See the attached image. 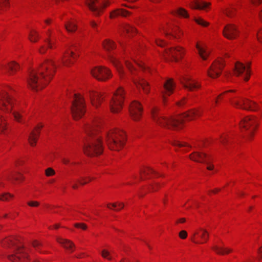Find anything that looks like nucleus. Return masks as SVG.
<instances>
[{
    "instance_id": "49530a36",
    "label": "nucleus",
    "mask_w": 262,
    "mask_h": 262,
    "mask_svg": "<svg viewBox=\"0 0 262 262\" xmlns=\"http://www.w3.org/2000/svg\"><path fill=\"white\" fill-rule=\"evenodd\" d=\"M5 129V123L4 122V119L2 118V117L0 116V133H4V130Z\"/></svg>"
},
{
    "instance_id": "4468645a",
    "label": "nucleus",
    "mask_w": 262,
    "mask_h": 262,
    "mask_svg": "<svg viewBox=\"0 0 262 262\" xmlns=\"http://www.w3.org/2000/svg\"><path fill=\"white\" fill-rule=\"evenodd\" d=\"M224 66L222 59L214 61L207 71L208 75L213 78L219 76Z\"/></svg>"
},
{
    "instance_id": "473e14b6",
    "label": "nucleus",
    "mask_w": 262,
    "mask_h": 262,
    "mask_svg": "<svg viewBox=\"0 0 262 262\" xmlns=\"http://www.w3.org/2000/svg\"><path fill=\"white\" fill-rule=\"evenodd\" d=\"M213 250L217 254L224 255L225 254H227L232 251V250L228 248H224L222 247H220L217 246H214L212 247Z\"/></svg>"
},
{
    "instance_id": "2eb2a0df",
    "label": "nucleus",
    "mask_w": 262,
    "mask_h": 262,
    "mask_svg": "<svg viewBox=\"0 0 262 262\" xmlns=\"http://www.w3.org/2000/svg\"><path fill=\"white\" fill-rule=\"evenodd\" d=\"M85 4L89 9L95 16L99 15L102 10L107 6L106 3H102L99 5H96V4H98V0H86Z\"/></svg>"
},
{
    "instance_id": "393cba45",
    "label": "nucleus",
    "mask_w": 262,
    "mask_h": 262,
    "mask_svg": "<svg viewBox=\"0 0 262 262\" xmlns=\"http://www.w3.org/2000/svg\"><path fill=\"white\" fill-rule=\"evenodd\" d=\"M209 3L204 2H200L199 0H192L190 4V7L193 9L203 10L208 7Z\"/></svg>"
},
{
    "instance_id": "603ef678",
    "label": "nucleus",
    "mask_w": 262,
    "mask_h": 262,
    "mask_svg": "<svg viewBox=\"0 0 262 262\" xmlns=\"http://www.w3.org/2000/svg\"><path fill=\"white\" fill-rule=\"evenodd\" d=\"M228 136L227 135H224L221 137L220 142L223 144H225L228 141Z\"/></svg>"
},
{
    "instance_id": "1a4fd4ad",
    "label": "nucleus",
    "mask_w": 262,
    "mask_h": 262,
    "mask_svg": "<svg viewBox=\"0 0 262 262\" xmlns=\"http://www.w3.org/2000/svg\"><path fill=\"white\" fill-rule=\"evenodd\" d=\"M124 98V90L122 87H119L114 93L110 102V108L113 113H118L120 110Z\"/></svg>"
},
{
    "instance_id": "5fc2aeb1",
    "label": "nucleus",
    "mask_w": 262,
    "mask_h": 262,
    "mask_svg": "<svg viewBox=\"0 0 262 262\" xmlns=\"http://www.w3.org/2000/svg\"><path fill=\"white\" fill-rule=\"evenodd\" d=\"M32 246L36 248L37 250H39V247L42 246V244L37 241H34L32 243Z\"/></svg>"
},
{
    "instance_id": "ddd939ff",
    "label": "nucleus",
    "mask_w": 262,
    "mask_h": 262,
    "mask_svg": "<svg viewBox=\"0 0 262 262\" xmlns=\"http://www.w3.org/2000/svg\"><path fill=\"white\" fill-rule=\"evenodd\" d=\"M13 100L7 92L4 91L0 94V110L10 112L11 110Z\"/></svg>"
},
{
    "instance_id": "79ce46f5",
    "label": "nucleus",
    "mask_w": 262,
    "mask_h": 262,
    "mask_svg": "<svg viewBox=\"0 0 262 262\" xmlns=\"http://www.w3.org/2000/svg\"><path fill=\"white\" fill-rule=\"evenodd\" d=\"M149 173L158 174L156 171L150 168H147V169H144L141 171V179H142V174H148Z\"/></svg>"
},
{
    "instance_id": "0eeeda50",
    "label": "nucleus",
    "mask_w": 262,
    "mask_h": 262,
    "mask_svg": "<svg viewBox=\"0 0 262 262\" xmlns=\"http://www.w3.org/2000/svg\"><path fill=\"white\" fill-rule=\"evenodd\" d=\"M71 110L74 119L78 120L82 117L85 113V103L82 96L78 94H74Z\"/></svg>"
},
{
    "instance_id": "0e129e2a",
    "label": "nucleus",
    "mask_w": 262,
    "mask_h": 262,
    "mask_svg": "<svg viewBox=\"0 0 262 262\" xmlns=\"http://www.w3.org/2000/svg\"><path fill=\"white\" fill-rule=\"evenodd\" d=\"M156 42L158 46H161V47H163L166 44V42L165 41H164L163 40H160V39L157 40Z\"/></svg>"
},
{
    "instance_id": "e2e57ef3",
    "label": "nucleus",
    "mask_w": 262,
    "mask_h": 262,
    "mask_svg": "<svg viewBox=\"0 0 262 262\" xmlns=\"http://www.w3.org/2000/svg\"><path fill=\"white\" fill-rule=\"evenodd\" d=\"M159 187V184L158 183H155L154 185H151L150 186V188L152 191H156Z\"/></svg>"
},
{
    "instance_id": "e433bc0d",
    "label": "nucleus",
    "mask_w": 262,
    "mask_h": 262,
    "mask_svg": "<svg viewBox=\"0 0 262 262\" xmlns=\"http://www.w3.org/2000/svg\"><path fill=\"white\" fill-rule=\"evenodd\" d=\"M39 37V35L38 33L34 30H32L29 34V38L30 40L32 42H36Z\"/></svg>"
},
{
    "instance_id": "cd10ccee",
    "label": "nucleus",
    "mask_w": 262,
    "mask_h": 262,
    "mask_svg": "<svg viewBox=\"0 0 262 262\" xmlns=\"http://www.w3.org/2000/svg\"><path fill=\"white\" fill-rule=\"evenodd\" d=\"M75 58L74 54L73 51H67L65 54L62 56L61 60L63 64L65 66H68L69 64L72 63V60L70 58Z\"/></svg>"
},
{
    "instance_id": "423d86ee",
    "label": "nucleus",
    "mask_w": 262,
    "mask_h": 262,
    "mask_svg": "<svg viewBox=\"0 0 262 262\" xmlns=\"http://www.w3.org/2000/svg\"><path fill=\"white\" fill-rule=\"evenodd\" d=\"M258 126V121L254 116H247L242 119L239 127L243 137L247 140H251Z\"/></svg>"
},
{
    "instance_id": "69168bd1",
    "label": "nucleus",
    "mask_w": 262,
    "mask_h": 262,
    "mask_svg": "<svg viewBox=\"0 0 262 262\" xmlns=\"http://www.w3.org/2000/svg\"><path fill=\"white\" fill-rule=\"evenodd\" d=\"M90 24L91 26L93 28H94V29H95L96 31H97V29H96V28H97V27L98 25L97 24V23H96V22H95V21H93V20H91V21L90 22Z\"/></svg>"
},
{
    "instance_id": "7ed1b4c3",
    "label": "nucleus",
    "mask_w": 262,
    "mask_h": 262,
    "mask_svg": "<svg viewBox=\"0 0 262 262\" xmlns=\"http://www.w3.org/2000/svg\"><path fill=\"white\" fill-rule=\"evenodd\" d=\"M98 123L95 121L88 124L85 127L87 138L84 143L83 150L89 156L100 155L103 151V146L99 137L96 135Z\"/></svg>"
},
{
    "instance_id": "4be33fe9",
    "label": "nucleus",
    "mask_w": 262,
    "mask_h": 262,
    "mask_svg": "<svg viewBox=\"0 0 262 262\" xmlns=\"http://www.w3.org/2000/svg\"><path fill=\"white\" fill-rule=\"evenodd\" d=\"M89 96L91 100L92 105L96 107H97L100 105L103 99L102 94L96 92H89Z\"/></svg>"
},
{
    "instance_id": "c756f323",
    "label": "nucleus",
    "mask_w": 262,
    "mask_h": 262,
    "mask_svg": "<svg viewBox=\"0 0 262 262\" xmlns=\"http://www.w3.org/2000/svg\"><path fill=\"white\" fill-rule=\"evenodd\" d=\"M19 66L17 63L13 61L9 63L6 69L8 73L11 75L14 73L19 69Z\"/></svg>"
},
{
    "instance_id": "09e8293b",
    "label": "nucleus",
    "mask_w": 262,
    "mask_h": 262,
    "mask_svg": "<svg viewBox=\"0 0 262 262\" xmlns=\"http://www.w3.org/2000/svg\"><path fill=\"white\" fill-rule=\"evenodd\" d=\"M12 197H13V195H12L10 193H4L2 195H0V200L7 201L8 200L9 198Z\"/></svg>"
},
{
    "instance_id": "864d4df0",
    "label": "nucleus",
    "mask_w": 262,
    "mask_h": 262,
    "mask_svg": "<svg viewBox=\"0 0 262 262\" xmlns=\"http://www.w3.org/2000/svg\"><path fill=\"white\" fill-rule=\"evenodd\" d=\"M13 116H14V117L15 118V119L18 121V122H21V116L20 115V114L18 113V112H14L13 113Z\"/></svg>"
},
{
    "instance_id": "dca6fc26",
    "label": "nucleus",
    "mask_w": 262,
    "mask_h": 262,
    "mask_svg": "<svg viewBox=\"0 0 262 262\" xmlns=\"http://www.w3.org/2000/svg\"><path fill=\"white\" fill-rule=\"evenodd\" d=\"M239 32L236 26L230 24L225 26L223 31L224 36L229 39L236 38L238 36Z\"/></svg>"
},
{
    "instance_id": "ea45409f",
    "label": "nucleus",
    "mask_w": 262,
    "mask_h": 262,
    "mask_svg": "<svg viewBox=\"0 0 262 262\" xmlns=\"http://www.w3.org/2000/svg\"><path fill=\"white\" fill-rule=\"evenodd\" d=\"M172 144L173 146H174L176 147H178L180 148H181L183 147H191L189 145L187 144L185 142H181L180 141H177V140L174 141Z\"/></svg>"
},
{
    "instance_id": "2f4dec72",
    "label": "nucleus",
    "mask_w": 262,
    "mask_h": 262,
    "mask_svg": "<svg viewBox=\"0 0 262 262\" xmlns=\"http://www.w3.org/2000/svg\"><path fill=\"white\" fill-rule=\"evenodd\" d=\"M121 29L123 32H126L128 35H132L136 32V29L128 24L123 25Z\"/></svg>"
},
{
    "instance_id": "a18cd8bd",
    "label": "nucleus",
    "mask_w": 262,
    "mask_h": 262,
    "mask_svg": "<svg viewBox=\"0 0 262 262\" xmlns=\"http://www.w3.org/2000/svg\"><path fill=\"white\" fill-rule=\"evenodd\" d=\"M17 176H16L15 174H13V173H11L8 177V179H13L15 180H16V181H18L19 180H21L23 179V177L21 176V175L20 174V173H18L17 174Z\"/></svg>"
},
{
    "instance_id": "39448f33",
    "label": "nucleus",
    "mask_w": 262,
    "mask_h": 262,
    "mask_svg": "<svg viewBox=\"0 0 262 262\" xmlns=\"http://www.w3.org/2000/svg\"><path fill=\"white\" fill-rule=\"evenodd\" d=\"M125 140V134L122 130L113 129L106 134V142L111 149L120 150L124 145Z\"/></svg>"
},
{
    "instance_id": "774afa93",
    "label": "nucleus",
    "mask_w": 262,
    "mask_h": 262,
    "mask_svg": "<svg viewBox=\"0 0 262 262\" xmlns=\"http://www.w3.org/2000/svg\"><path fill=\"white\" fill-rule=\"evenodd\" d=\"M186 98H184L181 101H179L177 103L178 105L181 106L183 105L185 103Z\"/></svg>"
},
{
    "instance_id": "a878e982",
    "label": "nucleus",
    "mask_w": 262,
    "mask_h": 262,
    "mask_svg": "<svg viewBox=\"0 0 262 262\" xmlns=\"http://www.w3.org/2000/svg\"><path fill=\"white\" fill-rule=\"evenodd\" d=\"M57 241L62 245L64 248L71 250V252L73 251V248L75 247V245L74 243L67 239H63L60 237H58L57 238Z\"/></svg>"
},
{
    "instance_id": "a19ab883",
    "label": "nucleus",
    "mask_w": 262,
    "mask_h": 262,
    "mask_svg": "<svg viewBox=\"0 0 262 262\" xmlns=\"http://www.w3.org/2000/svg\"><path fill=\"white\" fill-rule=\"evenodd\" d=\"M125 64L126 67L130 71L132 75H134L136 71V69L134 67V66L130 63L129 61H125Z\"/></svg>"
},
{
    "instance_id": "5701e85b",
    "label": "nucleus",
    "mask_w": 262,
    "mask_h": 262,
    "mask_svg": "<svg viewBox=\"0 0 262 262\" xmlns=\"http://www.w3.org/2000/svg\"><path fill=\"white\" fill-rule=\"evenodd\" d=\"M42 127V125H37L30 134L28 137V141L31 146H33L35 145L37 138L40 133L39 129Z\"/></svg>"
},
{
    "instance_id": "f03ea898",
    "label": "nucleus",
    "mask_w": 262,
    "mask_h": 262,
    "mask_svg": "<svg viewBox=\"0 0 262 262\" xmlns=\"http://www.w3.org/2000/svg\"><path fill=\"white\" fill-rule=\"evenodd\" d=\"M55 69L54 61L46 60L37 70H33L29 72L27 79L28 85L35 91L42 89L49 82Z\"/></svg>"
},
{
    "instance_id": "b1692460",
    "label": "nucleus",
    "mask_w": 262,
    "mask_h": 262,
    "mask_svg": "<svg viewBox=\"0 0 262 262\" xmlns=\"http://www.w3.org/2000/svg\"><path fill=\"white\" fill-rule=\"evenodd\" d=\"M134 83L137 87L142 88L145 93H148L149 91V88L148 83L143 78H139L138 79H133Z\"/></svg>"
},
{
    "instance_id": "7c9ffc66",
    "label": "nucleus",
    "mask_w": 262,
    "mask_h": 262,
    "mask_svg": "<svg viewBox=\"0 0 262 262\" xmlns=\"http://www.w3.org/2000/svg\"><path fill=\"white\" fill-rule=\"evenodd\" d=\"M196 48L198 49V53L201 58L203 60H206L209 55V52L207 51L204 48L201 47L198 43L196 45Z\"/></svg>"
},
{
    "instance_id": "de8ad7c7",
    "label": "nucleus",
    "mask_w": 262,
    "mask_h": 262,
    "mask_svg": "<svg viewBox=\"0 0 262 262\" xmlns=\"http://www.w3.org/2000/svg\"><path fill=\"white\" fill-rule=\"evenodd\" d=\"M46 175L48 177L52 176L55 174V172L52 168H48L45 171Z\"/></svg>"
},
{
    "instance_id": "8fccbe9b",
    "label": "nucleus",
    "mask_w": 262,
    "mask_h": 262,
    "mask_svg": "<svg viewBox=\"0 0 262 262\" xmlns=\"http://www.w3.org/2000/svg\"><path fill=\"white\" fill-rule=\"evenodd\" d=\"M9 5L8 0H0V9Z\"/></svg>"
},
{
    "instance_id": "9b49d317",
    "label": "nucleus",
    "mask_w": 262,
    "mask_h": 262,
    "mask_svg": "<svg viewBox=\"0 0 262 262\" xmlns=\"http://www.w3.org/2000/svg\"><path fill=\"white\" fill-rule=\"evenodd\" d=\"M189 158L194 161L206 163L208 165L207 167L208 170H212L213 168V165L209 162V161L210 160V157L204 152L200 151L193 152L190 155Z\"/></svg>"
},
{
    "instance_id": "20e7f679",
    "label": "nucleus",
    "mask_w": 262,
    "mask_h": 262,
    "mask_svg": "<svg viewBox=\"0 0 262 262\" xmlns=\"http://www.w3.org/2000/svg\"><path fill=\"white\" fill-rule=\"evenodd\" d=\"M4 246L8 247L11 252L8 255V258L12 262H29V255L25 248L19 245L18 241L14 237L7 238L3 242Z\"/></svg>"
},
{
    "instance_id": "bb28decb",
    "label": "nucleus",
    "mask_w": 262,
    "mask_h": 262,
    "mask_svg": "<svg viewBox=\"0 0 262 262\" xmlns=\"http://www.w3.org/2000/svg\"><path fill=\"white\" fill-rule=\"evenodd\" d=\"M109 58L111 62L114 64V65L117 68L118 72L120 75H123L124 73V71L122 69V67L120 62L115 57H114L112 55H109Z\"/></svg>"
},
{
    "instance_id": "72a5a7b5",
    "label": "nucleus",
    "mask_w": 262,
    "mask_h": 262,
    "mask_svg": "<svg viewBox=\"0 0 262 262\" xmlns=\"http://www.w3.org/2000/svg\"><path fill=\"white\" fill-rule=\"evenodd\" d=\"M45 42L46 43V45L41 46L39 49V51L41 54H44L47 49L48 48L52 49V43L50 38H47L45 40Z\"/></svg>"
},
{
    "instance_id": "6ab92c4d",
    "label": "nucleus",
    "mask_w": 262,
    "mask_h": 262,
    "mask_svg": "<svg viewBox=\"0 0 262 262\" xmlns=\"http://www.w3.org/2000/svg\"><path fill=\"white\" fill-rule=\"evenodd\" d=\"M165 54L168 57L177 61L180 58H181L183 54V50L179 47H173L166 49Z\"/></svg>"
},
{
    "instance_id": "c9c22d12",
    "label": "nucleus",
    "mask_w": 262,
    "mask_h": 262,
    "mask_svg": "<svg viewBox=\"0 0 262 262\" xmlns=\"http://www.w3.org/2000/svg\"><path fill=\"white\" fill-rule=\"evenodd\" d=\"M64 27L69 32H73L76 31L77 29L76 25L72 21H69L66 24Z\"/></svg>"
},
{
    "instance_id": "bf43d9fd",
    "label": "nucleus",
    "mask_w": 262,
    "mask_h": 262,
    "mask_svg": "<svg viewBox=\"0 0 262 262\" xmlns=\"http://www.w3.org/2000/svg\"><path fill=\"white\" fill-rule=\"evenodd\" d=\"M234 9L233 8H229L226 11V14L227 16L229 17H231L232 15V13H233Z\"/></svg>"
},
{
    "instance_id": "6e6d98bb",
    "label": "nucleus",
    "mask_w": 262,
    "mask_h": 262,
    "mask_svg": "<svg viewBox=\"0 0 262 262\" xmlns=\"http://www.w3.org/2000/svg\"><path fill=\"white\" fill-rule=\"evenodd\" d=\"M179 237L182 239H185L187 236V233L185 230H182L179 233Z\"/></svg>"
},
{
    "instance_id": "13d9d810",
    "label": "nucleus",
    "mask_w": 262,
    "mask_h": 262,
    "mask_svg": "<svg viewBox=\"0 0 262 262\" xmlns=\"http://www.w3.org/2000/svg\"><path fill=\"white\" fill-rule=\"evenodd\" d=\"M75 227L77 228H81L83 230H85L86 229V225L83 223H76L75 224Z\"/></svg>"
},
{
    "instance_id": "412c9836",
    "label": "nucleus",
    "mask_w": 262,
    "mask_h": 262,
    "mask_svg": "<svg viewBox=\"0 0 262 262\" xmlns=\"http://www.w3.org/2000/svg\"><path fill=\"white\" fill-rule=\"evenodd\" d=\"M175 84L173 83L172 79H168L165 81L163 84V89L161 91L162 94L163 101L164 103L165 102L166 98L165 95H170L172 93Z\"/></svg>"
},
{
    "instance_id": "a211bd4d",
    "label": "nucleus",
    "mask_w": 262,
    "mask_h": 262,
    "mask_svg": "<svg viewBox=\"0 0 262 262\" xmlns=\"http://www.w3.org/2000/svg\"><path fill=\"white\" fill-rule=\"evenodd\" d=\"M142 107L141 104L137 101H134L130 105V115L133 120L137 121L141 116Z\"/></svg>"
},
{
    "instance_id": "4c0bfd02",
    "label": "nucleus",
    "mask_w": 262,
    "mask_h": 262,
    "mask_svg": "<svg viewBox=\"0 0 262 262\" xmlns=\"http://www.w3.org/2000/svg\"><path fill=\"white\" fill-rule=\"evenodd\" d=\"M173 14H178L180 16H182L185 17H187L188 16V14L187 12L183 8H180L178 9L175 10L172 12Z\"/></svg>"
},
{
    "instance_id": "4d7b16f0",
    "label": "nucleus",
    "mask_w": 262,
    "mask_h": 262,
    "mask_svg": "<svg viewBox=\"0 0 262 262\" xmlns=\"http://www.w3.org/2000/svg\"><path fill=\"white\" fill-rule=\"evenodd\" d=\"M28 205L31 207H37L39 205V203L37 201H30L28 202Z\"/></svg>"
},
{
    "instance_id": "f8f14e48",
    "label": "nucleus",
    "mask_w": 262,
    "mask_h": 262,
    "mask_svg": "<svg viewBox=\"0 0 262 262\" xmlns=\"http://www.w3.org/2000/svg\"><path fill=\"white\" fill-rule=\"evenodd\" d=\"M250 62H247L246 66L242 62H236L234 67V74L238 76L245 72L244 79L245 81H248L250 76Z\"/></svg>"
},
{
    "instance_id": "f704fd0d",
    "label": "nucleus",
    "mask_w": 262,
    "mask_h": 262,
    "mask_svg": "<svg viewBox=\"0 0 262 262\" xmlns=\"http://www.w3.org/2000/svg\"><path fill=\"white\" fill-rule=\"evenodd\" d=\"M103 47L106 51H111L115 47L114 42L110 40H106L103 43Z\"/></svg>"
},
{
    "instance_id": "338daca9",
    "label": "nucleus",
    "mask_w": 262,
    "mask_h": 262,
    "mask_svg": "<svg viewBox=\"0 0 262 262\" xmlns=\"http://www.w3.org/2000/svg\"><path fill=\"white\" fill-rule=\"evenodd\" d=\"M61 161L64 164H68L70 163V160L65 158H62Z\"/></svg>"
},
{
    "instance_id": "58836bf2",
    "label": "nucleus",
    "mask_w": 262,
    "mask_h": 262,
    "mask_svg": "<svg viewBox=\"0 0 262 262\" xmlns=\"http://www.w3.org/2000/svg\"><path fill=\"white\" fill-rule=\"evenodd\" d=\"M163 31L166 36H168L169 35H172L174 36L175 37H177V36H179V32L180 33L181 32V31L179 30L178 28L173 29L171 33H169L168 31L165 29H163Z\"/></svg>"
},
{
    "instance_id": "3c124183",
    "label": "nucleus",
    "mask_w": 262,
    "mask_h": 262,
    "mask_svg": "<svg viewBox=\"0 0 262 262\" xmlns=\"http://www.w3.org/2000/svg\"><path fill=\"white\" fill-rule=\"evenodd\" d=\"M117 204L116 203H108L107 204V208L111 209H114L116 211H119L120 209H115V208L117 207Z\"/></svg>"
},
{
    "instance_id": "c85d7f7f",
    "label": "nucleus",
    "mask_w": 262,
    "mask_h": 262,
    "mask_svg": "<svg viewBox=\"0 0 262 262\" xmlns=\"http://www.w3.org/2000/svg\"><path fill=\"white\" fill-rule=\"evenodd\" d=\"M130 13L131 12L129 11H125L121 9H118L111 13L110 17L113 18L119 16H126Z\"/></svg>"
},
{
    "instance_id": "680f3d73",
    "label": "nucleus",
    "mask_w": 262,
    "mask_h": 262,
    "mask_svg": "<svg viewBox=\"0 0 262 262\" xmlns=\"http://www.w3.org/2000/svg\"><path fill=\"white\" fill-rule=\"evenodd\" d=\"M137 64L140 67V68L142 70L145 71H146V70L150 71L149 68L147 67H146L143 64H142L141 63H137Z\"/></svg>"
},
{
    "instance_id": "9d476101",
    "label": "nucleus",
    "mask_w": 262,
    "mask_h": 262,
    "mask_svg": "<svg viewBox=\"0 0 262 262\" xmlns=\"http://www.w3.org/2000/svg\"><path fill=\"white\" fill-rule=\"evenodd\" d=\"M93 77L100 81H105L112 76L110 70L106 67L99 66L91 70Z\"/></svg>"
},
{
    "instance_id": "aec40b11",
    "label": "nucleus",
    "mask_w": 262,
    "mask_h": 262,
    "mask_svg": "<svg viewBox=\"0 0 262 262\" xmlns=\"http://www.w3.org/2000/svg\"><path fill=\"white\" fill-rule=\"evenodd\" d=\"M209 233L204 229H201L200 233H194L191 241L196 244H202L206 242L208 239Z\"/></svg>"
},
{
    "instance_id": "f257e3e1",
    "label": "nucleus",
    "mask_w": 262,
    "mask_h": 262,
    "mask_svg": "<svg viewBox=\"0 0 262 262\" xmlns=\"http://www.w3.org/2000/svg\"><path fill=\"white\" fill-rule=\"evenodd\" d=\"M202 114V111L193 109L177 118L173 116L167 117L163 116L159 107L153 106L151 109V114L154 122L162 127L170 129H180L184 119L192 120L201 116Z\"/></svg>"
},
{
    "instance_id": "37998d69",
    "label": "nucleus",
    "mask_w": 262,
    "mask_h": 262,
    "mask_svg": "<svg viewBox=\"0 0 262 262\" xmlns=\"http://www.w3.org/2000/svg\"><path fill=\"white\" fill-rule=\"evenodd\" d=\"M195 21L197 24H198L199 25H201L203 27H206L209 24L208 23L205 21L201 18H195Z\"/></svg>"
},
{
    "instance_id": "052dcab7",
    "label": "nucleus",
    "mask_w": 262,
    "mask_h": 262,
    "mask_svg": "<svg viewBox=\"0 0 262 262\" xmlns=\"http://www.w3.org/2000/svg\"><path fill=\"white\" fill-rule=\"evenodd\" d=\"M257 40L262 42V29L259 31L256 34Z\"/></svg>"
},
{
    "instance_id": "c03bdc74",
    "label": "nucleus",
    "mask_w": 262,
    "mask_h": 262,
    "mask_svg": "<svg viewBox=\"0 0 262 262\" xmlns=\"http://www.w3.org/2000/svg\"><path fill=\"white\" fill-rule=\"evenodd\" d=\"M110 252L105 249L103 250L101 252V255L103 257L107 258L108 260H111L112 257L110 256Z\"/></svg>"
},
{
    "instance_id": "f3484780",
    "label": "nucleus",
    "mask_w": 262,
    "mask_h": 262,
    "mask_svg": "<svg viewBox=\"0 0 262 262\" xmlns=\"http://www.w3.org/2000/svg\"><path fill=\"white\" fill-rule=\"evenodd\" d=\"M180 81L183 86L189 91H193L201 87L200 83L190 77L184 76L180 79Z\"/></svg>"
},
{
    "instance_id": "6e6552de",
    "label": "nucleus",
    "mask_w": 262,
    "mask_h": 262,
    "mask_svg": "<svg viewBox=\"0 0 262 262\" xmlns=\"http://www.w3.org/2000/svg\"><path fill=\"white\" fill-rule=\"evenodd\" d=\"M230 102L234 106L245 110L255 112L259 108L255 102L245 98H240L239 100H231Z\"/></svg>"
}]
</instances>
